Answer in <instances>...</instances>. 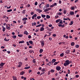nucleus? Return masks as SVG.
Segmentation results:
<instances>
[{"label": "nucleus", "mask_w": 80, "mask_h": 80, "mask_svg": "<svg viewBox=\"0 0 80 80\" xmlns=\"http://www.w3.org/2000/svg\"><path fill=\"white\" fill-rule=\"evenodd\" d=\"M71 46H74L75 45V43L73 42H72L71 43Z\"/></svg>", "instance_id": "bb28decb"}, {"label": "nucleus", "mask_w": 80, "mask_h": 80, "mask_svg": "<svg viewBox=\"0 0 80 80\" xmlns=\"http://www.w3.org/2000/svg\"><path fill=\"white\" fill-rule=\"evenodd\" d=\"M24 72H22L20 73V74L22 75H23V74H24Z\"/></svg>", "instance_id": "ea45409f"}, {"label": "nucleus", "mask_w": 80, "mask_h": 80, "mask_svg": "<svg viewBox=\"0 0 80 80\" xmlns=\"http://www.w3.org/2000/svg\"><path fill=\"white\" fill-rule=\"evenodd\" d=\"M29 73H31V72H32V70H31L30 69L29 70V72H28Z\"/></svg>", "instance_id": "de8ad7c7"}, {"label": "nucleus", "mask_w": 80, "mask_h": 80, "mask_svg": "<svg viewBox=\"0 0 80 80\" xmlns=\"http://www.w3.org/2000/svg\"><path fill=\"white\" fill-rule=\"evenodd\" d=\"M29 42L30 43V44H33V41H29Z\"/></svg>", "instance_id": "f704fd0d"}, {"label": "nucleus", "mask_w": 80, "mask_h": 80, "mask_svg": "<svg viewBox=\"0 0 80 80\" xmlns=\"http://www.w3.org/2000/svg\"><path fill=\"white\" fill-rule=\"evenodd\" d=\"M47 65H49V66H50L52 65V62H49L47 64Z\"/></svg>", "instance_id": "4be33fe9"}, {"label": "nucleus", "mask_w": 80, "mask_h": 80, "mask_svg": "<svg viewBox=\"0 0 80 80\" xmlns=\"http://www.w3.org/2000/svg\"><path fill=\"white\" fill-rule=\"evenodd\" d=\"M23 28V25H22L20 27V28Z\"/></svg>", "instance_id": "338daca9"}, {"label": "nucleus", "mask_w": 80, "mask_h": 80, "mask_svg": "<svg viewBox=\"0 0 80 80\" xmlns=\"http://www.w3.org/2000/svg\"><path fill=\"white\" fill-rule=\"evenodd\" d=\"M7 29H8V30H10V27H7Z\"/></svg>", "instance_id": "79ce46f5"}, {"label": "nucleus", "mask_w": 80, "mask_h": 80, "mask_svg": "<svg viewBox=\"0 0 80 80\" xmlns=\"http://www.w3.org/2000/svg\"><path fill=\"white\" fill-rule=\"evenodd\" d=\"M73 21H71L70 22V23H69V25H73Z\"/></svg>", "instance_id": "6ab92c4d"}, {"label": "nucleus", "mask_w": 80, "mask_h": 80, "mask_svg": "<svg viewBox=\"0 0 80 80\" xmlns=\"http://www.w3.org/2000/svg\"><path fill=\"white\" fill-rule=\"evenodd\" d=\"M41 25H42V24H39L38 25L36 26V27H41Z\"/></svg>", "instance_id": "58836bf2"}, {"label": "nucleus", "mask_w": 80, "mask_h": 80, "mask_svg": "<svg viewBox=\"0 0 80 80\" xmlns=\"http://www.w3.org/2000/svg\"><path fill=\"white\" fill-rule=\"evenodd\" d=\"M26 43L28 46H29L30 45V44H29V43L28 42H26Z\"/></svg>", "instance_id": "c03bdc74"}, {"label": "nucleus", "mask_w": 80, "mask_h": 80, "mask_svg": "<svg viewBox=\"0 0 80 80\" xmlns=\"http://www.w3.org/2000/svg\"><path fill=\"white\" fill-rule=\"evenodd\" d=\"M48 27H52V24L49 25Z\"/></svg>", "instance_id": "4d7b16f0"}, {"label": "nucleus", "mask_w": 80, "mask_h": 80, "mask_svg": "<svg viewBox=\"0 0 80 80\" xmlns=\"http://www.w3.org/2000/svg\"><path fill=\"white\" fill-rule=\"evenodd\" d=\"M52 10V8H48L47 9H45L44 11V12H48V11L49 10Z\"/></svg>", "instance_id": "20e7f679"}, {"label": "nucleus", "mask_w": 80, "mask_h": 80, "mask_svg": "<svg viewBox=\"0 0 80 80\" xmlns=\"http://www.w3.org/2000/svg\"><path fill=\"white\" fill-rule=\"evenodd\" d=\"M23 34H26V35H28V32L27 31H25L23 32Z\"/></svg>", "instance_id": "2eb2a0df"}, {"label": "nucleus", "mask_w": 80, "mask_h": 80, "mask_svg": "<svg viewBox=\"0 0 80 80\" xmlns=\"http://www.w3.org/2000/svg\"><path fill=\"white\" fill-rule=\"evenodd\" d=\"M12 38L13 39H15V38H17V36L16 35H14L12 36Z\"/></svg>", "instance_id": "72a5a7b5"}, {"label": "nucleus", "mask_w": 80, "mask_h": 80, "mask_svg": "<svg viewBox=\"0 0 80 80\" xmlns=\"http://www.w3.org/2000/svg\"><path fill=\"white\" fill-rule=\"evenodd\" d=\"M70 62H69V60H66L65 62L64 63V66L67 67V65H68L70 64Z\"/></svg>", "instance_id": "f257e3e1"}, {"label": "nucleus", "mask_w": 80, "mask_h": 80, "mask_svg": "<svg viewBox=\"0 0 80 80\" xmlns=\"http://www.w3.org/2000/svg\"><path fill=\"white\" fill-rule=\"evenodd\" d=\"M44 42L43 41H41V44L42 47H44L45 45Z\"/></svg>", "instance_id": "7ed1b4c3"}, {"label": "nucleus", "mask_w": 80, "mask_h": 80, "mask_svg": "<svg viewBox=\"0 0 80 80\" xmlns=\"http://www.w3.org/2000/svg\"><path fill=\"white\" fill-rule=\"evenodd\" d=\"M65 53H66V54H68V53H70V50H68L66 51Z\"/></svg>", "instance_id": "aec40b11"}, {"label": "nucleus", "mask_w": 80, "mask_h": 80, "mask_svg": "<svg viewBox=\"0 0 80 80\" xmlns=\"http://www.w3.org/2000/svg\"><path fill=\"white\" fill-rule=\"evenodd\" d=\"M59 63V62H55L54 63V65H57V64H58V63Z\"/></svg>", "instance_id": "b1692460"}, {"label": "nucleus", "mask_w": 80, "mask_h": 80, "mask_svg": "<svg viewBox=\"0 0 80 80\" xmlns=\"http://www.w3.org/2000/svg\"><path fill=\"white\" fill-rule=\"evenodd\" d=\"M18 37H23V35L22 34H18Z\"/></svg>", "instance_id": "c85d7f7f"}, {"label": "nucleus", "mask_w": 80, "mask_h": 80, "mask_svg": "<svg viewBox=\"0 0 80 80\" xmlns=\"http://www.w3.org/2000/svg\"><path fill=\"white\" fill-rule=\"evenodd\" d=\"M49 40H50V41H51V40H52V38H49Z\"/></svg>", "instance_id": "5fc2aeb1"}, {"label": "nucleus", "mask_w": 80, "mask_h": 80, "mask_svg": "<svg viewBox=\"0 0 80 80\" xmlns=\"http://www.w3.org/2000/svg\"><path fill=\"white\" fill-rule=\"evenodd\" d=\"M46 18L47 19H48L50 18V16L48 15H46Z\"/></svg>", "instance_id": "412c9836"}, {"label": "nucleus", "mask_w": 80, "mask_h": 80, "mask_svg": "<svg viewBox=\"0 0 80 80\" xmlns=\"http://www.w3.org/2000/svg\"><path fill=\"white\" fill-rule=\"evenodd\" d=\"M76 77V78H78V77H79V75H77L75 76Z\"/></svg>", "instance_id": "09e8293b"}, {"label": "nucleus", "mask_w": 80, "mask_h": 80, "mask_svg": "<svg viewBox=\"0 0 80 80\" xmlns=\"http://www.w3.org/2000/svg\"><path fill=\"white\" fill-rule=\"evenodd\" d=\"M38 5V2H36L35 3V5Z\"/></svg>", "instance_id": "3c124183"}, {"label": "nucleus", "mask_w": 80, "mask_h": 80, "mask_svg": "<svg viewBox=\"0 0 80 80\" xmlns=\"http://www.w3.org/2000/svg\"><path fill=\"white\" fill-rule=\"evenodd\" d=\"M32 26H36L37 25V23H36V22L32 23Z\"/></svg>", "instance_id": "4468645a"}, {"label": "nucleus", "mask_w": 80, "mask_h": 80, "mask_svg": "<svg viewBox=\"0 0 80 80\" xmlns=\"http://www.w3.org/2000/svg\"><path fill=\"white\" fill-rule=\"evenodd\" d=\"M44 30H45V29L43 27H41L40 30V31H44Z\"/></svg>", "instance_id": "f3484780"}, {"label": "nucleus", "mask_w": 80, "mask_h": 80, "mask_svg": "<svg viewBox=\"0 0 80 80\" xmlns=\"http://www.w3.org/2000/svg\"><path fill=\"white\" fill-rule=\"evenodd\" d=\"M43 50L42 49H41L40 50L39 52L40 53H42V52H43Z\"/></svg>", "instance_id": "a211bd4d"}, {"label": "nucleus", "mask_w": 80, "mask_h": 80, "mask_svg": "<svg viewBox=\"0 0 80 80\" xmlns=\"http://www.w3.org/2000/svg\"><path fill=\"white\" fill-rule=\"evenodd\" d=\"M44 71L47 72V70H45V68H44L42 69L41 70V72H42V73L44 72V73H45V72H44Z\"/></svg>", "instance_id": "423d86ee"}, {"label": "nucleus", "mask_w": 80, "mask_h": 80, "mask_svg": "<svg viewBox=\"0 0 80 80\" xmlns=\"http://www.w3.org/2000/svg\"><path fill=\"white\" fill-rule=\"evenodd\" d=\"M58 27H62V24H59V25H58Z\"/></svg>", "instance_id": "774afa93"}, {"label": "nucleus", "mask_w": 80, "mask_h": 80, "mask_svg": "<svg viewBox=\"0 0 80 80\" xmlns=\"http://www.w3.org/2000/svg\"><path fill=\"white\" fill-rule=\"evenodd\" d=\"M12 9H11L9 10H7V12H12Z\"/></svg>", "instance_id": "473e14b6"}, {"label": "nucleus", "mask_w": 80, "mask_h": 80, "mask_svg": "<svg viewBox=\"0 0 80 80\" xmlns=\"http://www.w3.org/2000/svg\"><path fill=\"white\" fill-rule=\"evenodd\" d=\"M50 72L51 73H54V72H55V70L53 69H51Z\"/></svg>", "instance_id": "cd10ccee"}, {"label": "nucleus", "mask_w": 80, "mask_h": 80, "mask_svg": "<svg viewBox=\"0 0 80 80\" xmlns=\"http://www.w3.org/2000/svg\"><path fill=\"white\" fill-rule=\"evenodd\" d=\"M53 5H54V6H57V3H54V4H53Z\"/></svg>", "instance_id": "6e6d98bb"}, {"label": "nucleus", "mask_w": 80, "mask_h": 80, "mask_svg": "<svg viewBox=\"0 0 80 80\" xmlns=\"http://www.w3.org/2000/svg\"><path fill=\"white\" fill-rule=\"evenodd\" d=\"M9 39H7V38H5L4 39V41H6V42H8V41H9Z\"/></svg>", "instance_id": "393cba45"}, {"label": "nucleus", "mask_w": 80, "mask_h": 80, "mask_svg": "<svg viewBox=\"0 0 80 80\" xmlns=\"http://www.w3.org/2000/svg\"><path fill=\"white\" fill-rule=\"evenodd\" d=\"M5 64V63L1 62L0 64V67H3V66Z\"/></svg>", "instance_id": "6e6552de"}, {"label": "nucleus", "mask_w": 80, "mask_h": 80, "mask_svg": "<svg viewBox=\"0 0 80 80\" xmlns=\"http://www.w3.org/2000/svg\"><path fill=\"white\" fill-rule=\"evenodd\" d=\"M23 24H24V25H25V24H26V23L27 22V21H24L23 22Z\"/></svg>", "instance_id": "603ef678"}, {"label": "nucleus", "mask_w": 80, "mask_h": 80, "mask_svg": "<svg viewBox=\"0 0 80 80\" xmlns=\"http://www.w3.org/2000/svg\"><path fill=\"white\" fill-rule=\"evenodd\" d=\"M62 22H63V21H62V20L61 21H61L59 22V23L58 24H58H63V23Z\"/></svg>", "instance_id": "a878e982"}, {"label": "nucleus", "mask_w": 80, "mask_h": 80, "mask_svg": "<svg viewBox=\"0 0 80 80\" xmlns=\"http://www.w3.org/2000/svg\"><path fill=\"white\" fill-rule=\"evenodd\" d=\"M63 37L66 38H68V36L64 34L63 35Z\"/></svg>", "instance_id": "ddd939ff"}, {"label": "nucleus", "mask_w": 80, "mask_h": 80, "mask_svg": "<svg viewBox=\"0 0 80 80\" xmlns=\"http://www.w3.org/2000/svg\"><path fill=\"white\" fill-rule=\"evenodd\" d=\"M47 6H45V7H48H48H50V5H49V4H47V5H46Z\"/></svg>", "instance_id": "37998d69"}, {"label": "nucleus", "mask_w": 80, "mask_h": 80, "mask_svg": "<svg viewBox=\"0 0 80 80\" xmlns=\"http://www.w3.org/2000/svg\"><path fill=\"white\" fill-rule=\"evenodd\" d=\"M30 68V67L29 66L28 67H25L24 69H28L29 68Z\"/></svg>", "instance_id": "c9c22d12"}, {"label": "nucleus", "mask_w": 80, "mask_h": 80, "mask_svg": "<svg viewBox=\"0 0 80 80\" xmlns=\"http://www.w3.org/2000/svg\"><path fill=\"white\" fill-rule=\"evenodd\" d=\"M37 18L38 19H40V18H41V16H38L37 17Z\"/></svg>", "instance_id": "a18cd8bd"}, {"label": "nucleus", "mask_w": 80, "mask_h": 80, "mask_svg": "<svg viewBox=\"0 0 80 80\" xmlns=\"http://www.w3.org/2000/svg\"><path fill=\"white\" fill-rule=\"evenodd\" d=\"M62 12H58L57 13V15H62Z\"/></svg>", "instance_id": "9b49d317"}, {"label": "nucleus", "mask_w": 80, "mask_h": 80, "mask_svg": "<svg viewBox=\"0 0 80 80\" xmlns=\"http://www.w3.org/2000/svg\"><path fill=\"white\" fill-rule=\"evenodd\" d=\"M53 37H56V36H57V35H56V34H53L52 35Z\"/></svg>", "instance_id": "864d4df0"}, {"label": "nucleus", "mask_w": 80, "mask_h": 80, "mask_svg": "<svg viewBox=\"0 0 80 80\" xmlns=\"http://www.w3.org/2000/svg\"><path fill=\"white\" fill-rule=\"evenodd\" d=\"M22 62H18L19 65L18 66V68H20V67H21V66H22Z\"/></svg>", "instance_id": "f03ea898"}, {"label": "nucleus", "mask_w": 80, "mask_h": 80, "mask_svg": "<svg viewBox=\"0 0 80 80\" xmlns=\"http://www.w3.org/2000/svg\"><path fill=\"white\" fill-rule=\"evenodd\" d=\"M2 52H7V49H4V50H2Z\"/></svg>", "instance_id": "e2e57ef3"}, {"label": "nucleus", "mask_w": 80, "mask_h": 80, "mask_svg": "<svg viewBox=\"0 0 80 80\" xmlns=\"http://www.w3.org/2000/svg\"><path fill=\"white\" fill-rule=\"evenodd\" d=\"M64 55V53L63 52H62V53H61L60 54V57H63Z\"/></svg>", "instance_id": "7c9ffc66"}, {"label": "nucleus", "mask_w": 80, "mask_h": 80, "mask_svg": "<svg viewBox=\"0 0 80 80\" xmlns=\"http://www.w3.org/2000/svg\"><path fill=\"white\" fill-rule=\"evenodd\" d=\"M72 53H74V52H75V49H74L72 51Z\"/></svg>", "instance_id": "69168bd1"}, {"label": "nucleus", "mask_w": 80, "mask_h": 80, "mask_svg": "<svg viewBox=\"0 0 80 80\" xmlns=\"http://www.w3.org/2000/svg\"><path fill=\"white\" fill-rule=\"evenodd\" d=\"M9 34L8 33L6 34V36L7 37H9V35H10L8 34Z\"/></svg>", "instance_id": "052dcab7"}, {"label": "nucleus", "mask_w": 80, "mask_h": 80, "mask_svg": "<svg viewBox=\"0 0 80 80\" xmlns=\"http://www.w3.org/2000/svg\"><path fill=\"white\" fill-rule=\"evenodd\" d=\"M63 13L64 14H66V13H67V10H65L64 11Z\"/></svg>", "instance_id": "49530a36"}, {"label": "nucleus", "mask_w": 80, "mask_h": 80, "mask_svg": "<svg viewBox=\"0 0 80 80\" xmlns=\"http://www.w3.org/2000/svg\"><path fill=\"white\" fill-rule=\"evenodd\" d=\"M13 78V79H14V80H16L17 79V77H16L15 76H13L12 77Z\"/></svg>", "instance_id": "4c0bfd02"}, {"label": "nucleus", "mask_w": 80, "mask_h": 80, "mask_svg": "<svg viewBox=\"0 0 80 80\" xmlns=\"http://www.w3.org/2000/svg\"><path fill=\"white\" fill-rule=\"evenodd\" d=\"M2 31L3 32H5V28L4 27V26L2 27Z\"/></svg>", "instance_id": "c756f323"}, {"label": "nucleus", "mask_w": 80, "mask_h": 80, "mask_svg": "<svg viewBox=\"0 0 80 80\" xmlns=\"http://www.w3.org/2000/svg\"><path fill=\"white\" fill-rule=\"evenodd\" d=\"M50 74V71H49L48 72V74L49 75Z\"/></svg>", "instance_id": "bf43d9fd"}, {"label": "nucleus", "mask_w": 80, "mask_h": 80, "mask_svg": "<svg viewBox=\"0 0 80 80\" xmlns=\"http://www.w3.org/2000/svg\"><path fill=\"white\" fill-rule=\"evenodd\" d=\"M37 14H35L34 15H33V16L32 17V18L33 20L34 19V17H37Z\"/></svg>", "instance_id": "0eeeda50"}, {"label": "nucleus", "mask_w": 80, "mask_h": 80, "mask_svg": "<svg viewBox=\"0 0 80 80\" xmlns=\"http://www.w3.org/2000/svg\"><path fill=\"white\" fill-rule=\"evenodd\" d=\"M56 70L58 71H59V70H60V69H61V67L60 66H57L56 68Z\"/></svg>", "instance_id": "39448f33"}, {"label": "nucleus", "mask_w": 80, "mask_h": 80, "mask_svg": "<svg viewBox=\"0 0 80 80\" xmlns=\"http://www.w3.org/2000/svg\"><path fill=\"white\" fill-rule=\"evenodd\" d=\"M70 15H74V12L73 11H71L70 12Z\"/></svg>", "instance_id": "f8f14e48"}, {"label": "nucleus", "mask_w": 80, "mask_h": 80, "mask_svg": "<svg viewBox=\"0 0 80 80\" xmlns=\"http://www.w3.org/2000/svg\"><path fill=\"white\" fill-rule=\"evenodd\" d=\"M36 11L37 12H38L39 13H41V12H42V10L39 9H37L36 10Z\"/></svg>", "instance_id": "1a4fd4ad"}, {"label": "nucleus", "mask_w": 80, "mask_h": 80, "mask_svg": "<svg viewBox=\"0 0 80 80\" xmlns=\"http://www.w3.org/2000/svg\"><path fill=\"white\" fill-rule=\"evenodd\" d=\"M60 21H61V19H60L56 20V22L58 23L59 22H60Z\"/></svg>", "instance_id": "dca6fc26"}, {"label": "nucleus", "mask_w": 80, "mask_h": 80, "mask_svg": "<svg viewBox=\"0 0 80 80\" xmlns=\"http://www.w3.org/2000/svg\"><path fill=\"white\" fill-rule=\"evenodd\" d=\"M71 10H75V7H74V6H72L71 7Z\"/></svg>", "instance_id": "e433bc0d"}, {"label": "nucleus", "mask_w": 80, "mask_h": 80, "mask_svg": "<svg viewBox=\"0 0 80 80\" xmlns=\"http://www.w3.org/2000/svg\"><path fill=\"white\" fill-rule=\"evenodd\" d=\"M25 10H23L22 11V13L25 14Z\"/></svg>", "instance_id": "13d9d810"}, {"label": "nucleus", "mask_w": 80, "mask_h": 80, "mask_svg": "<svg viewBox=\"0 0 80 80\" xmlns=\"http://www.w3.org/2000/svg\"><path fill=\"white\" fill-rule=\"evenodd\" d=\"M6 15H3V18H6Z\"/></svg>", "instance_id": "680f3d73"}, {"label": "nucleus", "mask_w": 80, "mask_h": 80, "mask_svg": "<svg viewBox=\"0 0 80 80\" xmlns=\"http://www.w3.org/2000/svg\"><path fill=\"white\" fill-rule=\"evenodd\" d=\"M33 14H34V12H33L31 13V15H33Z\"/></svg>", "instance_id": "0e129e2a"}, {"label": "nucleus", "mask_w": 80, "mask_h": 80, "mask_svg": "<svg viewBox=\"0 0 80 80\" xmlns=\"http://www.w3.org/2000/svg\"><path fill=\"white\" fill-rule=\"evenodd\" d=\"M27 20H28V18H24L22 19V21H26Z\"/></svg>", "instance_id": "9d476101"}, {"label": "nucleus", "mask_w": 80, "mask_h": 80, "mask_svg": "<svg viewBox=\"0 0 80 80\" xmlns=\"http://www.w3.org/2000/svg\"><path fill=\"white\" fill-rule=\"evenodd\" d=\"M41 16H42V18H45V17H46V15H43V14H42Z\"/></svg>", "instance_id": "2f4dec72"}, {"label": "nucleus", "mask_w": 80, "mask_h": 80, "mask_svg": "<svg viewBox=\"0 0 80 80\" xmlns=\"http://www.w3.org/2000/svg\"><path fill=\"white\" fill-rule=\"evenodd\" d=\"M32 37V36H31V35H29L28 36V38H31Z\"/></svg>", "instance_id": "8fccbe9b"}, {"label": "nucleus", "mask_w": 80, "mask_h": 80, "mask_svg": "<svg viewBox=\"0 0 80 80\" xmlns=\"http://www.w3.org/2000/svg\"><path fill=\"white\" fill-rule=\"evenodd\" d=\"M24 41H19V43H24Z\"/></svg>", "instance_id": "5701e85b"}, {"label": "nucleus", "mask_w": 80, "mask_h": 80, "mask_svg": "<svg viewBox=\"0 0 80 80\" xmlns=\"http://www.w3.org/2000/svg\"><path fill=\"white\" fill-rule=\"evenodd\" d=\"M76 48H78V47H79V45H76L75 46Z\"/></svg>", "instance_id": "a19ab883"}]
</instances>
